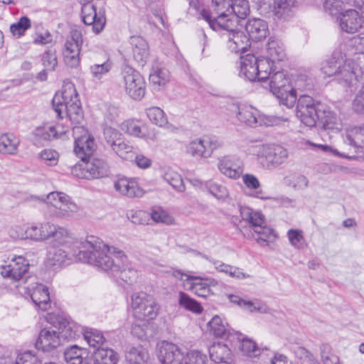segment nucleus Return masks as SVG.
<instances>
[{
    "label": "nucleus",
    "instance_id": "52",
    "mask_svg": "<svg viewBox=\"0 0 364 364\" xmlns=\"http://www.w3.org/2000/svg\"><path fill=\"white\" fill-rule=\"evenodd\" d=\"M85 354H86L85 349L74 345L66 348L64 358L68 364H82Z\"/></svg>",
    "mask_w": 364,
    "mask_h": 364
},
{
    "label": "nucleus",
    "instance_id": "13",
    "mask_svg": "<svg viewBox=\"0 0 364 364\" xmlns=\"http://www.w3.org/2000/svg\"><path fill=\"white\" fill-rule=\"evenodd\" d=\"M82 41L81 31L72 29L66 38L63 52L64 62L68 66L77 68L80 65Z\"/></svg>",
    "mask_w": 364,
    "mask_h": 364
},
{
    "label": "nucleus",
    "instance_id": "19",
    "mask_svg": "<svg viewBox=\"0 0 364 364\" xmlns=\"http://www.w3.org/2000/svg\"><path fill=\"white\" fill-rule=\"evenodd\" d=\"M30 264L28 261L22 256L15 257L9 264L2 266L1 274L14 282L23 279L27 274Z\"/></svg>",
    "mask_w": 364,
    "mask_h": 364
},
{
    "label": "nucleus",
    "instance_id": "26",
    "mask_svg": "<svg viewBox=\"0 0 364 364\" xmlns=\"http://www.w3.org/2000/svg\"><path fill=\"white\" fill-rule=\"evenodd\" d=\"M207 327L210 334L218 338L228 339L230 342L233 341L234 333H237L219 316H213L208 323Z\"/></svg>",
    "mask_w": 364,
    "mask_h": 364
},
{
    "label": "nucleus",
    "instance_id": "28",
    "mask_svg": "<svg viewBox=\"0 0 364 364\" xmlns=\"http://www.w3.org/2000/svg\"><path fill=\"white\" fill-rule=\"evenodd\" d=\"M130 44L134 60L139 66H144L149 57V48L145 39L141 36H132Z\"/></svg>",
    "mask_w": 364,
    "mask_h": 364
},
{
    "label": "nucleus",
    "instance_id": "7",
    "mask_svg": "<svg viewBox=\"0 0 364 364\" xmlns=\"http://www.w3.org/2000/svg\"><path fill=\"white\" fill-rule=\"evenodd\" d=\"M247 151L250 154L256 156L260 163L265 164L267 168L282 164L288 156L287 149L279 145L252 144L248 147Z\"/></svg>",
    "mask_w": 364,
    "mask_h": 364
},
{
    "label": "nucleus",
    "instance_id": "23",
    "mask_svg": "<svg viewBox=\"0 0 364 364\" xmlns=\"http://www.w3.org/2000/svg\"><path fill=\"white\" fill-rule=\"evenodd\" d=\"M122 129L129 135L144 139L154 140V130H149L148 126L136 119H128L122 124Z\"/></svg>",
    "mask_w": 364,
    "mask_h": 364
},
{
    "label": "nucleus",
    "instance_id": "48",
    "mask_svg": "<svg viewBox=\"0 0 364 364\" xmlns=\"http://www.w3.org/2000/svg\"><path fill=\"white\" fill-rule=\"evenodd\" d=\"M296 0H275L274 11L279 18L287 19L293 12Z\"/></svg>",
    "mask_w": 364,
    "mask_h": 364
},
{
    "label": "nucleus",
    "instance_id": "61",
    "mask_svg": "<svg viewBox=\"0 0 364 364\" xmlns=\"http://www.w3.org/2000/svg\"><path fill=\"white\" fill-rule=\"evenodd\" d=\"M209 192L218 199H223L228 196V191L225 186L213 181H208L205 184Z\"/></svg>",
    "mask_w": 364,
    "mask_h": 364
},
{
    "label": "nucleus",
    "instance_id": "47",
    "mask_svg": "<svg viewBox=\"0 0 364 364\" xmlns=\"http://www.w3.org/2000/svg\"><path fill=\"white\" fill-rule=\"evenodd\" d=\"M242 181L247 188L252 191V192L250 193V196L262 200L269 199L268 196H264L263 191L259 189L260 183L255 176L246 173L242 176Z\"/></svg>",
    "mask_w": 364,
    "mask_h": 364
},
{
    "label": "nucleus",
    "instance_id": "55",
    "mask_svg": "<svg viewBox=\"0 0 364 364\" xmlns=\"http://www.w3.org/2000/svg\"><path fill=\"white\" fill-rule=\"evenodd\" d=\"M178 304L181 307L195 314H200L203 311L200 304L183 291L179 293Z\"/></svg>",
    "mask_w": 364,
    "mask_h": 364
},
{
    "label": "nucleus",
    "instance_id": "53",
    "mask_svg": "<svg viewBox=\"0 0 364 364\" xmlns=\"http://www.w3.org/2000/svg\"><path fill=\"white\" fill-rule=\"evenodd\" d=\"M164 179L179 193L186 190L183 180L181 176L173 169L168 168L164 175Z\"/></svg>",
    "mask_w": 364,
    "mask_h": 364
},
{
    "label": "nucleus",
    "instance_id": "8",
    "mask_svg": "<svg viewBox=\"0 0 364 364\" xmlns=\"http://www.w3.org/2000/svg\"><path fill=\"white\" fill-rule=\"evenodd\" d=\"M238 20L229 18L226 23L218 26L216 31H223V36L227 39V47L232 53L245 52L250 46V39L243 31L239 30Z\"/></svg>",
    "mask_w": 364,
    "mask_h": 364
},
{
    "label": "nucleus",
    "instance_id": "6",
    "mask_svg": "<svg viewBox=\"0 0 364 364\" xmlns=\"http://www.w3.org/2000/svg\"><path fill=\"white\" fill-rule=\"evenodd\" d=\"M232 111L236 114V117L239 122L251 127H256L262 124L285 126V124L289 122L287 117H266L262 115L257 109L250 105L239 106L232 105Z\"/></svg>",
    "mask_w": 364,
    "mask_h": 364
},
{
    "label": "nucleus",
    "instance_id": "20",
    "mask_svg": "<svg viewBox=\"0 0 364 364\" xmlns=\"http://www.w3.org/2000/svg\"><path fill=\"white\" fill-rule=\"evenodd\" d=\"M184 353L174 343L162 341L159 346L158 358L161 364H183Z\"/></svg>",
    "mask_w": 364,
    "mask_h": 364
},
{
    "label": "nucleus",
    "instance_id": "34",
    "mask_svg": "<svg viewBox=\"0 0 364 364\" xmlns=\"http://www.w3.org/2000/svg\"><path fill=\"white\" fill-rule=\"evenodd\" d=\"M108 172L109 166L102 159L95 158L86 161L85 173H87V180L103 178L108 175Z\"/></svg>",
    "mask_w": 364,
    "mask_h": 364
},
{
    "label": "nucleus",
    "instance_id": "41",
    "mask_svg": "<svg viewBox=\"0 0 364 364\" xmlns=\"http://www.w3.org/2000/svg\"><path fill=\"white\" fill-rule=\"evenodd\" d=\"M346 143L362 152L364 149V127H354L346 131Z\"/></svg>",
    "mask_w": 364,
    "mask_h": 364
},
{
    "label": "nucleus",
    "instance_id": "11",
    "mask_svg": "<svg viewBox=\"0 0 364 364\" xmlns=\"http://www.w3.org/2000/svg\"><path fill=\"white\" fill-rule=\"evenodd\" d=\"M41 202H46L50 207V211L57 218H64L77 211V205L70 198L62 192H51L44 198L35 197Z\"/></svg>",
    "mask_w": 364,
    "mask_h": 364
},
{
    "label": "nucleus",
    "instance_id": "59",
    "mask_svg": "<svg viewBox=\"0 0 364 364\" xmlns=\"http://www.w3.org/2000/svg\"><path fill=\"white\" fill-rule=\"evenodd\" d=\"M208 356L199 350H191L184 357L183 364H210Z\"/></svg>",
    "mask_w": 364,
    "mask_h": 364
},
{
    "label": "nucleus",
    "instance_id": "27",
    "mask_svg": "<svg viewBox=\"0 0 364 364\" xmlns=\"http://www.w3.org/2000/svg\"><path fill=\"white\" fill-rule=\"evenodd\" d=\"M257 57L247 54L240 58L239 76L246 80L253 82L257 80Z\"/></svg>",
    "mask_w": 364,
    "mask_h": 364
},
{
    "label": "nucleus",
    "instance_id": "9",
    "mask_svg": "<svg viewBox=\"0 0 364 364\" xmlns=\"http://www.w3.org/2000/svg\"><path fill=\"white\" fill-rule=\"evenodd\" d=\"M132 308L134 316L140 321H148L156 318L159 306L153 296L145 292L132 296Z\"/></svg>",
    "mask_w": 364,
    "mask_h": 364
},
{
    "label": "nucleus",
    "instance_id": "2",
    "mask_svg": "<svg viewBox=\"0 0 364 364\" xmlns=\"http://www.w3.org/2000/svg\"><path fill=\"white\" fill-rule=\"evenodd\" d=\"M97 255L90 256L83 250L80 259L89 262L90 264L98 267L105 271L109 269L119 272V277L128 284L134 283L137 277L136 270L129 267L127 257L124 252L115 247H110L103 242H98L94 247Z\"/></svg>",
    "mask_w": 364,
    "mask_h": 364
},
{
    "label": "nucleus",
    "instance_id": "21",
    "mask_svg": "<svg viewBox=\"0 0 364 364\" xmlns=\"http://www.w3.org/2000/svg\"><path fill=\"white\" fill-rule=\"evenodd\" d=\"M68 132V129L62 124L56 126L45 124L37 127L33 132V142L35 144H43L44 142L58 139Z\"/></svg>",
    "mask_w": 364,
    "mask_h": 364
},
{
    "label": "nucleus",
    "instance_id": "60",
    "mask_svg": "<svg viewBox=\"0 0 364 364\" xmlns=\"http://www.w3.org/2000/svg\"><path fill=\"white\" fill-rule=\"evenodd\" d=\"M42 64L46 70L53 71L58 65L56 50L54 48H49L42 55Z\"/></svg>",
    "mask_w": 364,
    "mask_h": 364
},
{
    "label": "nucleus",
    "instance_id": "22",
    "mask_svg": "<svg viewBox=\"0 0 364 364\" xmlns=\"http://www.w3.org/2000/svg\"><path fill=\"white\" fill-rule=\"evenodd\" d=\"M218 167L220 172L224 176L237 179L242 173V163L235 156H225L218 160Z\"/></svg>",
    "mask_w": 364,
    "mask_h": 364
},
{
    "label": "nucleus",
    "instance_id": "54",
    "mask_svg": "<svg viewBox=\"0 0 364 364\" xmlns=\"http://www.w3.org/2000/svg\"><path fill=\"white\" fill-rule=\"evenodd\" d=\"M149 120L156 126L164 127L168 124V119L165 112L158 107H151L146 109Z\"/></svg>",
    "mask_w": 364,
    "mask_h": 364
},
{
    "label": "nucleus",
    "instance_id": "56",
    "mask_svg": "<svg viewBox=\"0 0 364 364\" xmlns=\"http://www.w3.org/2000/svg\"><path fill=\"white\" fill-rule=\"evenodd\" d=\"M210 262L218 271L225 273L232 277L242 279L246 277L245 274L237 267L230 266L218 260L212 259Z\"/></svg>",
    "mask_w": 364,
    "mask_h": 364
},
{
    "label": "nucleus",
    "instance_id": "40",
    "mask_svg": "<svg viewBox=\"0 0 364 364\" xmlns=\"http://www.w3.org/2000/svg\"><path fill=\"white\" fill-rule=\"evenodd\" d=\"M343 59L342 53L334 52L332 56L322 64V73L326 77H333L334 80L341 63H343Z\"/></svg>",
    "mask_w": 364,
    "mask_h": 364
},
{
    "label": "nucleus",
    "instance_id": "36",
    "mask_svg": "<svg viewBox=\"0 0 364 364\" xmlns=\"http://www.w3.org/2000/svg\"><path fill=\"white\" fill-rule=\"evenodd\" d=\"M170 79L169 72L161 65H153L149 74V82L155 90L164 87Z\"/></svg>",
    "mask_w": 364,
    "mask_h": 364
},
{
    "label": "nucleus",
    "instance_id": "4",
    "mask_svg": "<svg viewBox=\"0 0 364 364\" xmlns=\"http://www.w3.org/2000/svg\"><path fill=\"white\" fill-rule=\"evenodd\" d=\"M11 235L15 238L30 239L36 242H42L53 238L55 242L65 244L69 238V232L63 227L56 226L50 222H43L32 224L26 228L16 226L11 230Z\"/></svg>",
    "mask_w": 364,
    "mask_h": 364
},
{
    "label": "nucleus",
    "instance_id": "29",
    "mask_svg": "<svg viewBox=\"0 0 364 364\" xmlns=\"http://www.w3.org/2000/svg\"><path fill=\"white\" fill-rule=\"evenodd\" d=\"M114 188L119 193L130 198L141 197L144 194L143 190L134 178H119L114 182Z\"/></svg>",
    "mask_w": 364,
    "mask_h": 364
},
{
    "label": "nucleus",
    "instance_id": "42",
    "mask_svg": "<svg viewBox=\"0 0 364 364\" xmlns=\"http://www.w3.org/2000/svg\"><path fill=\"white\" fill-rule=\"evenodd\" d=\"M277 69L274 62H272L267 57L257 58V80L265 81Z\"/></svg>",
    "mask_w": 364,
    "mask_h": 364
},
{
    "label": "nucleus",
    "instance_id": "51",
    "mask_svg": "<svg viewBox=\"0 0 364 364\" xmlns=\"http://www.w3.org/2000/svg\"><path fill=\"white\" fill-rule=\"evenodd\" d=\"M291 351L300 364H320L313 353L301 346H295Z\"/></svg>",
    "mask_w": 364,
    "mask_h": 364
},
{
    "label": "nucleus",
    "instance_id": "31",
    "mask_svg": "<svg viewBox=\"0 0 364 364\" xmlns=\"http://www.w3.org/2000/svg\"><path fill=\"white\" fill-rule=\"evenodd\" d=\"M269 79L270 90L277 96L283 95L284 92H287L289 89V79L279 68H277Z\"/></svg>",
    "mask_w": 364,
    "mask_h": 364
},
{
    "label": "nucleus",
    "instance_id": "3",
    "mask_svg": "<svg viewBox=\"0 0 364 364\" xmlns=\"http://www.w3.org/2000/svg\"><path fill=\"white\" fill-rule=\"evenodd\" d=\"M73 238L69 234V238L65 244L61 242H55L53 240L50 245L49 246L46 255V262L49 266L61 265L63 264H69L71 261L75 260L83 263H90L80 259V253L85 250L90 256L97 255V253L94 250L95 245L101 241H97L94 237H91V240H85L81 242L79 245H75L77 248L75 250L71 247Z\"/></svg>",
    "mask_w": 364,
    "mask_h": 364
},
{
    "label": "nucleus",
    "instance_id": "43",
    "mask_svg": "<svg viewBox=\"0 0 364 364\" xmlns=\"http://www.w3.org/2000/svg\"><path fill=\"white\" fill-rule=\"evenodd\" d=\"M233 336V341L232 343L237 341L239 343V348L245 355L255 357L259 353V350L257 348L255 343L251 339L246 338L237 331L234 333Z\"/></svg>",
    "mask_w": 364,
    "mask_h": 364
},
{
    "label": "nucleus",
    "instance_id": "30",
    "mask_svg": "<svg viewBox=\"0 0 364 364\" xmlns=\"http://www.w3.org/2000/svg\"><path fill=\"white\" fill-rule=\"evenodd\" d=\"M188 279H191L190 289L197 296L203 298L213 294L210 287L218 284V282L212 278L202 279L193 277H188Z\"/></svg>",
    "mask_w": 364,
    "mask_h": 364
},
{
    "label": "nucleus",
    "instance_id": "1",
    "mask_svg": "<svg viewBox=\"0 0 364 364\" xmlns=\"http://www.w3.org/2000/svg\"><path fill=\"white\" fill-rule=\"evenodd\" d=\"M52 105L59 118L63 119V114H65L74 125L72 128L75 139L74 151L79 158L85 161L95 151L96 144L87 130L78 126L84 119V113L74 84L65 82L62 90L54 95Z\"/></svg>",
    "mask_w": 364,
    "mask_h": 364
},
{
    "label": "nucleus",
    "instance_id": "45",
    "mask_svg": "<svg viewBox=\"0 0 364 364\" xmlns=\"http://www.w3.org/2000/svg\"><path fill=\"white\" fill-rule=\"evenodd\" d=\"M94 364H117L118 362V355L111 348H98L94 353Z\"/></svg>",
    "mask_w": 364,
    "mask_h": 364
},
{
    "label": "nucleus",
    "instance_id": "38",
    "mask_svg": "<svg viewBox=\"0 0 364 364\" xmlns=\"http://www.w3.org/2000/svg\"><path fill=\"white\" fill-rule=\"evenodd\" d=\"M318 121L321 122L324 129L338 131L341 129V123L340 119L335 113L324 105H322Z\"/></svg>",
    "mask_w": 364,
    "mask_h": 364
},
{
    "label": "nucleus",
    "instance_id": "17",
    "mask_svg": "<svg viewBox=\"0 0 364 364\" xmlns=\"http://www.w3.org/2000/svg\"><path fill=\"white\" fill-rule=\"evenodd\" d=\"M81 16L85 24L92 26L95 33H100L106 24L105 10L100 8L97 10L96 6L90 2L82 5Z\"/></svg>",
    "mask_w": 364,
    "mask_h": 364
},
{
    "label": "nucleus",
    "instance_id": "18",
    "mask_svg": "<svg viewBox=\"0 0 364 364\" xmlns=\"http://www.w3.org/2000/svg\"><path fill=\"white\" fill-rule=\"evenodd\" d=\"M361 75V70L356 63L351 59H343L334 80L343 87H353Z\"/></svg>",
    "mask_w": 364,
    "mask_h": 364
},
{
    "label": "nucleus",
    "instance_id": "64",
    "mask_svg": "<svg viewBox=\"0 0 364 364\" xmlns=\"http://www.w3.org/2000/svg\"><path fill=\"white\" fill-rule=\"evenodd\" d=\"M323 9L326 12L331 16H336L342 13V1L341 0H325Z\"/></svg>",
    "mask_w": 364,
    "mask_h": 364
},
{
    "label": "nucleus",
    "instance_id": "33",
    "mask_svg": "<svg viewBox=\"0 0 364 364\" xmlns=\"http://www.w3.org/2000/svg\"><path fill=\"white\" fill-rule=\"evenodd\" d=\"M29 294L35 305L41 310L46 311L50 307L51 301L48 287L37 284L32 290H29Z\"/></svg>",
    "mask_w": 364,
    "mask_h": 364
},
{
    "label": "nucleus",
    "instance_id": "10",
    "mask_svg": "<svg viewBox=\"0 0 364 364\" xmlns=\"http://www.w3.org/2000/svg\"><path fill=\"white\" fill-rule=\"evenodd\" d=\"M121 82L126 93L133 100H140L146 93V82L139 71L124 65L121 71Z\"/></svg>",
    "mask_w": 364,
    "mask_h": 364
},
{
    "label": "nucleus",
    "instance_id": "24",
    "mask_svg": "<svg viewBox=\"0 0 364 364\" xmlns=\"http://www.w3.org/2000/svg\"><path fill=\"white\" fill-rule=\"evenodd\" d=\"M60 343L61 338L57 331L51 328H44L39 333L36 347L43 351H50L58 347Z\"/></svg>",
    "mask_w": 364,
    "mask_h": 364
},
{
    "label": "nucleus",
    "instance_id": "16",
    "mask_svg": "<svg viewBox=\"0 0 364 364\" xmlns=\"http://www.w3.org/2000/svg\"><path fill=\"white\" fill-rule=\"evenodd\" d=\"M53 316L49 314L47 320L48 322L58 326L60 331L58 333L61 338L65 341H73L83 334L84 328L70 318L58 315L55 317V321H53Z\"/></svg>",
    "mask_w": 364,
    "mask_h": 364
},
{
    "label": "nucleus",
    "instance_id": "12",
    "mask_svg": "<svg viewBox=\"0 0 364 364\" xmlns=\"http://www.w3.org/2000/svg\"><path fill=\"white\" fill-rule=\"evenodd\" d=\"M322 105L310 96H301L296 106V116L304 125L313 127L318 120Z\"/></svg>",
    "mask_w": 364,
    "mask_h": 364
},
{
    "label": "nucleus",
    "instance_id": "46",
    "mask_svg": "<svg viewBox=\"0 0 364 364\" xmlns=\"http://www.w3.org/2000/svg\"><path fill=\"white\" fill-rule=\"evenodd\" d=\"M20 144L19 139L13 134H4L0 136V153L15 154Z\"/></svg>",
    "mask_w": 364,
    "mask_h": 364
},
{
    "label": "nucleus",
    "instance_id": "49",
    "mask_svg": "<svg viewBox=\"0 0 364 364\" xmlns=\"http://www.w3.org/2000/svg\"><path fill=\"white\" fill-rule=\"evenodd\" d=\"M82 336L88 345L96 349L102 348L101 346L106 341L103 333L95 328L85 329Z\"/></svg>",
    "mask_w": 364,
    "mask_h": 364
},
{
    "label": "nucleus",
    "instance_id": "32",
    "mask_svg": "<svg viewBox=\"0 0 364 364\" xmlns=\"http://www.w3.org/2000/svg\"><path fill=\"white\" fill-rule=\"evenodd\" d=\"M245 30L249 35V39L256 41L266 38L269 33L267 22L260 18L249 19L245 25Z\"/></svg>",
    "mask_w": 364,
    "mask_h": 364
},
{
    "label": "nucleus",
    "instance_id": "5",
    "mask_svg": "<svg viewBox=\"0 0 364 364\" xmlns=\"http://www.w3.org/2000/svg\"><path fill=\"white\" fill-rule=\"evenodd\" d=\"M240 216L243 220L248 222L251 228L252 237L261 246L273 242L277 235L275 231L264 225V216L259 212L246 206L240 208Z\"/></svg>",
    "mask_w": 364,
    "mask_h": 364
},
{
    "label": "nucleus",
    "instance_id": "50",
    "mask_svg": "<svg viewBox=\"0 0 364 364\" xmlns=\"http://www.w3.org/2000/svg\"><path fill=\"white\" fill-rule=\"evenodd\" d=\"M230 16L229 18L235 19L245 18L250 12V7L247 0H232Z\"/></svg>",
    "mask_w": 364,
    "mask_h": 364
},
{
    "label": "nucleus",
    "instance_id": "37",
    "mask_svg": "<svg viewBox=\"0 0 364 364\" xmlns=\"http://www.w3.org/2000/svg\"><path fill=\"white\" fill-rule=\"evenodd\" d=\"M210 357L215 363H229L232 360V352L229 347L223 343H215L209 348Z\"/></svg>",
    "mask_w": 364,
    "mask_h": 364
},
{
    "label": "nucleus",
    "instance_id": "14",
    "mask_svg": "<svg viewBox=\"0 0 364 364\" xmlns=\"http://www.w3.org/2000/svg\"><path fill=\"white\" fill-rule=\"evenodd\" d=\"M232 0H212L213 9L217 14L213 16L212 14L206 9L201 11L202 18L208 23L213 30L218 29V26L226 23L230 16Z\"/></svg>",
    "mask_w": 364,
    "mask_h": 364
},
{
    "label": "nucleus",
    "instance_id": "39",
    "mask_svg": "<svg viewBox=\"0 0 364 364\" xmlns=\"http://www.w3.org/2000/svg\"><path fill=\"white\" fill-rule=\"evenodd\" d=\"M113 63L107 55H104L103 60L92 63L89 68V72L95 80H100L112 69Z\"/></svg>",
    "mask_w": 364,
    "mask_h": 364
},
{
    "label": "nucleus",
    "instance_id": "63",
    "mask_svg": "<svg viewBox=\"0 0 364 364\" xmlns=\"http://www.w3.org/2000/svg\"><path fill=\"white\" fill-rule=\"evenodd\" d=\"M112 149L119 156L124 157L125 154L131 153L133 151V146L121 137V139L112 147Z\"/></svg>",
    "mask_w": 364,
    "mask_h": 364
},
{
    "label": "nucleus",
    "instance_id": "15",
    "mask_svg": "<svg viewBox=\"0 0 364 364\" xmlns=\"http://www.w3.org/2000/svg\"><path fill=\"white\" fill-rule=\"evenodd\" d=\"M220 142L215 136H205L190 141L186 148V152L196 158H209L214 150L220 146Z\"/></svg>",
    "mask_w": 364,
    "mask_h": 364
},
{
    "label": "nucleus",
    "instance_id": "62",
    "mask_svg": "<svg viewBox=\"0 0 364 364\" xmlns=\"http://www.w3.org/2000/svg\"><path fill=\"white\" fill-rule=\"evenodd\" d=\"M40 159L48 166H55L59 160L58 153L50 149H43L39 154Z\"/></svg>",
    "mask_w": 364,
    "mask_h": 364
},
{
    "label": "nucleus",
    "instance_id": "25",
    "mask_svg": "<svg viewBox=\"0 0 364 364\" xmlns=\"http://www.w3.org/2000/svg\"><path fill=\"white\" fill-rule=\"evenodd\" d=\"M338 20L341 31L348 33H356L362 27V17L355 9H348L341 13Z\"/></svg>",
    "mask_w": 364,
    "mask_h": 364
},
{
    "label": "nucleus",
    "instance_id": "57",
    "mask_svg": "<svg viewBox=\"0 0 364 364\" xmlns=\"http://www.w3.org/2000/svg\"><path fill=\"white\" fill-rule=\"evenodd\" d=\"M31 27V21L27 16L21 17L18 21L10 26L11 34L19 38L25 34V32Z\"/></svg>",
    "mask_w": 364,
    "mask_h": 364
},
{
    "label": "nucleus",
    "instance_id": "44",
    "mask_svg": "<svg viewBox=\"0 0 364 364\" xmlns=\"http://www.w3.org/2000/svg\"><path fill=\"white\" fill-rule=\"evenodd\" d=\"M129 364H145L149 358L147 350L141 345L129 347L125 355Z\"/></svg>",
    "mask_w": 364,
    "mask_h": 364
},
{
    "label": "nucleus",
    "instance_id": "58",
    "mask_svg": "<svg viewBox=\"0 0 364 364\" xmlns=\"http://www.w3.org/2000/svg\"><path fill=\"white\" fill-rule=\"evenodd\" d=\"M289 243L296 249H304L307 247L303 232L298 229H290L287 232Z\"/></svg>",
    "mask_w": 364,
    "mask_h": 364
},
{
    "label": "nucleus",
    "instance_id": "35",
    "mask_svg": "<svg viewBox=\"0 0 364 364\" xmlns=\"http://www.w3.org/2000/svg\"><path fill=\"white\" fill-rule=\"evenodd\" d=\"M267 57L272 62H281L286 58V50L282 41L276 38L270 37L266 46Z\"/></svg>",
    "mask_w": 364,
    "mask_h": 364
}]
</instances>
